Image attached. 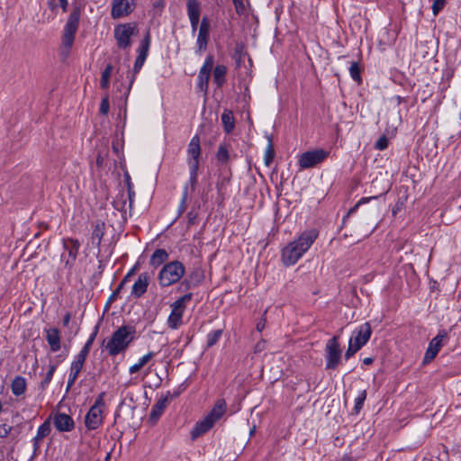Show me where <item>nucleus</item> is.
<instances>
[{"mask_svg": "<svg viewBox=\"0 0 461 461\" xmlns=\"http://www.w3.org/2000/svg\"><path fill=\"white\" fill-rule=\"evenodd\" d=\"M318 235L319 232L315 229L306 230L296 240L288 243L282 249L281 258L283 264L286 267L294 265L311 248Z\"/></svg>", "mask_w": 461, "mask_h": 461, "instance_id": "f257e3e1", "label": "nucleus"}, {"mask_svg": "<svg viewBox=\"0 0 461 461\" xmlns=\"http://www.w3.org/2000/svg\"><path fill=\"white\" fill-rule=\"evenodd\" d=\"M136 330L132 326L123 325L118 328L108 339L103 340V347L107 349L110 356L114 357L129 347L134 339Z\"/></svg>", "mask_w": 461, "mask_h": 461, "instance_id": "f03ea898", "label": "nucleus"}, {"mask_svg": "<svg viewBox=\"0 0 461 461\" xmlns=\"http://www.w3.org/2000/svg\"><path fill=\"white\" fill-rule=\"evenodd\" d=\"M226 411V401L224 399H218L211 411L203 420L194 424L190 433L191 439L195 440L200 436L208 432L223 417Z\"/></svg>", "mask_w": 461, "mask_h": 461, "instance_id": "7ed1b4c3", "label": "nucleus"}, {"mask_svg": "<svg viewBox=\"0 0 461 461\" xmlns=\"http://www.w3.org/2000/svg\"><path fill=\"white\" fill-rule=\"evenodd\" d=\"M80 8L76 7L69 14L68 21L64 26L61 54L67 57L69 50L74 43L75 35L78 29L79 18H80Z\"/></svg>", "mask_w": 461, "mask_h": 461, "instance_id": "20e7f679", "label": "nucleus"}, {"mask_svg": "<svg viewBox=\"0 0 461 461\" xmlns=\"http://www.w3.org/2000/svg\"><path fill=\"white\" fill-rule=\"evenodd\" d=\"M185 273V268L180 261L175 260L167 263L158 276L159 285L166 287L174 285L184 276Z\"/></svg>", "mask_w": 461, "mask_h": 461, "instance_id": "39448f33", "label": "nucleus"}, {"mask_svg": "<svg viewBox=\"0 0 461 461\" xmlns=\"http://www.w3.org/2000/svg\"><path fill=\"white\" fill-rule=\"evenodd\" d=\"M104 392L98 394L95 403L85 416V426L88 430L98 429L104 422L103 409L104 407Z\"/></svg>", "mask_w": 461, "mask_h": 461, "instance_id": "423d86ee", "label": "nucleus"}, {"mask_svg": "<svg viewBox=\"0 0 461 461\" xmlns=\"http://www.w3.org/2000/svg\"><path fill=\"white\" fill-rule=\"evenodd\" d=\"M192 297L193 294H185L171 304V312L167 318V326L170 329L176 330L182 325L186 303L191 301Z\"/></svg>", "mask_w": 461, "mask_h": 461, "instance_id": "0eeeda50", "label": "nucleus"}, {"mask_svg": "<svg viewBox=\"0 0 461 461\" xmlns=\"http://www.w3.org/2000/svg\"><path fill=\"white\" fill-rule=\"evenodd\" d=\"M63 248L67 254L61 255V260L64 263V267L70 271L76 263L80 249V242L72 238L64 239Z\"/></svg>", "mask_w": 461, "mask_h": 461, "instance_id": "6e6552de", "label": "nucleus"}, {"mask_svg": "<svg viewBox=\"0 0 461 461\" xmlns=\"http://www.w3.org/2000/svg\"><path fill=\"white\" fill-rule=\"evenodd\" d=\"M114 38L117 41V46L120 49H127L131 46V38L136 32V25L134 23L119 24L114 28Z\"/></svg>", "mask_w": 461, "mask_h": 461, "instance_id": "1a4fd4ad", "label": "nucleus"}, {"mask_svg": "<svg viewBox=\"0 0 461 461\" xmlns=\"http://www.w3.org/2000/svg\"><path fill=\"white\" fill-rule=\"evenodd\" d=\"M328 155L329 152L322 149L306 151L299 156L298 165L302 169L313 167L321 163Z\"/></svg>", "mask_w": 461, "mask_h": 461, "instance_id": "9d476101", "label": "nucleus"}, {"mask_svg": "<svg viewBox=\"0 0 461 461\" xmlns=\"http://www.w3.org/2000/svg\"><path fill=\"white\" fill-rule=\"evenodd\" d=\"M326 368L327 369H336L338 366L340 357L341 350L339 348V337L334 336L330 339L328 340L326 344Z\"/></svg>", "mask_w": 461, "mask_h": 461, "instance_id": "9b49d317", "label": "nucleus"}, {"mask_svg": "<svg viewBox=\"0 0 461 461\" xmlns=\"http://www.w3.org/2000/svg\"><path fill=\"white\" fill-rule=\"evenodd\" d=\"M448 339V334L445 330H441L438 331L436 337H434L429 343L428 348L425 352V356L423 358V363L427 364L431 362L441 348L445 345V343Z\"/></svg>", "mask_w": 461, "mask_h": 461, "instance_id": "f8f14e48", "label": "nucleus"}, {"mask_svg": "<svg viewBox=\"0 0 461 461\" xmlns=\"http://www.w3.org/2000/svg\"><path fill=\"white\" fill-rule=\"evenodd\" d=\"M214 59L212 55H208L199 70L197 77V88L204 95L207 94L209 88V79L213 68Z\"/></svg>", "mask_w": 461, "mask_h": 461, "instance_id": "ddd939ff", "label": "nucleus"}, {"mask_svg": "<svg viewBox=\"0 0 461 461\" xmlns=\"http://www.w3.org/2000/svg\"><path fill=\"white\" fill-rule=\"evenodd\" d=\"M371 334L372 330L369 322H365L353 330L349 342L357 346V348H361L367 343Z\"/></svg>", "mask_w": 461, "mask_h": 461, "instance_id": "4468645a", "label": "nucleus"}, {"mask_svg": "<svg viewBox=\"0 0 461 461\" xmlns=\"http://www.w3.org/2000/svg\"><path fill=\"white\" fill-rule=\"evenodd\" d=\"M50 422L59 432H69L74 429L75 422L72 417L64 412H56L49 416Z\"/></svg>", "mask_w": 461, "mask_h": 461, "instance_id": "2eb2a0df", "label": "nucleus"}, {"mask_svg": "<svg viewBox=\"0 0 461 461\" xmlns=\"http://www.w3.org/2000/svg\"><path fill=\"white\" fill-rule=\"evenodd\" d=\"M135 6V0H113L112 4L111 15L118 19L130 14Z\"/></svg>", "mask_w": 461, "mask_h": 461, "instance_id": "dca6fc26", "label": "nucleus"}, {"mask_svg": "<svg viewBox=\"0 0 461 461\" xmlns=\"http://www.w3.org/2000/svg\"><path fill=\"white\" fill-rule=\"evenodd\" d=\"M149 45H150V35H149V32H148L146 36L142 40V41L139 47V50H138L139 54H138V57L136 59V60L134 62V66H133V73H134L133 77H135V75L137 73H139V71L142 68V66L148 57ZM133 80H134V77H132V79L131 80V85L132 84Z\"/></svg>", "mask_w": 461, "mask_h": 461, "instance_id": "f3484780", "label": "nucleus"}, {"mask_svg": "<svg viewBox=\"0 0 461 461\" xmlns=\"http://www.w3.org/2000/svg\"><path fill=\"white\" fill-rule=\"evenodd\" d=\"M151 276L148 272H143L139 275L137 280L134 282L131 291V296L134 298H140L141 297L148 289V286L150 282Z\"/></svg>", "mask_w": 461, "mask_h": 461, "instance_id": "a211bd4d", "label": "nucleus"}, {"mask_svg": "<svg viewBox=\"0 0 461 461\" xmlns=\"http://www.w3.org/2000/svg\"><path fill=\"white\" fill-rule=\"evenodd\" d=\"M201 155L200 138L194 135L187 147V164L188 166H199V158Z\"/></svg>", "mask_w": 461, "mask_h": 461, "instance_id": "6ab92c4d", "label": "nucleus"}, {"mask_svg": "<svg viewBox=\"0 0 461 461\" xmlns=\"http://www.w3.org/2000/svg\"><path fill=\"white\" fill-rule=\"evenodd\" d=\"M210 34V22L207 17H203L201 21L196 44L199 51L206 50Z\"/></svg>", "mask_w": 461, "mask_h": 461, "instance_id": "aec40b11", "label": "nucleus"}, {"mask_svg": "<svg viewBox=\"0 0 461 461\" xmlns=\"http://www.w3.org/2000/svg\"><path fill=\"white\" fill-rule=\"evenodd\" d=\"M50 419L49 417L44 420V422L38 428L36 436L32 438V445L34 452H37L40 448V442L50 435L51 431L50 427Z\"/></svg>", "mask_w": 461, "mask_h": 461, "instance_id": "412c9836", "label": "nucleus"}, {"mask_svg": "<svg viewBox=\"0 0 461 461\" xmlns=\"http://www.w3.org/2000/svg\"><path fill=\"white\" fill-rule=\"evenodd\" d=\"M46 333V340L50 345L52 352H57L60 349V332L57 328H50L44 330Z\"/></svg>", "mask_w": 461, "mask_h": 461, "instance_id": "4be33fe9", "label": "nucleus"}, {"mask_svg": "<svg viewBox=\"0 0 461 461\" xmlns=\"http://www.w3.org/2000/svg\"><path fill=\"white\" fill-rule=\"evenodd\" d=\"M169 392L164 397H161L153 406L150 411L149 419L153 421H157L163 413L164 410L168 403Z\"/></svg>", "mask_w": 461, "mask_h": 461, "instance_id": "5701e85b", "label": "nucleus"}, {"mask_svg": "<svg viewBox=\"0 0 461 461\" xmlns=\"http://www.w3.org/2000/svg\"><path fill=\"white\" fill-rule=\"evenodd\" d=\"M228 68L225 65L218 64L212 71L213 82L217 87L221 88L226 83V75Z\"/></svg>", "mask_w": 461, "mask_h": 461, "instance_id": "b1692460", "label": "nucleus"}, {"mask_svg": "<svg viewBox=\"0 0 461 461\" xmlns=\"http://www.w3.org/2000/svg\"><path fill=\"white\" fill-rule=\"evenodd\" d=\"M105 224L104 221H96L93 225V230L91 234L92 244L95 247H100L102 239L104 234Z\"/></svg>", "mask_w": 461, "mask_h": 461, "instance_id": "393cba45", "label": "nucleus"}, {"mask_svg": "<svg viewBox=\"0 0 461 461\" xmlns=\"http://www.w3.org/2000/svg\"><path fill=\"white\" fill-rule=\"evenodd\" d=\"M168 259V253L164 249H156L150 257L149 264L158 267Z\"/></svg>", "mask_w": 461, "mask_h": 461, "instance_id": "a878e982", "label": "nucleus"}, {"mask_svg": "<svg viewBox=\"0 0 461 461\" xmlns=\"http://www.w3.org/2000/svg\"><path fill=\"white\" fill-rule=\"evenodd\" d=\"M221 123L224 131L227 133H230L235 127V119L230 110L225 109L221 115Z\"/></svg>", "mask_w": 461, "mask_h": 461, "instance_id": "bb28decb", "label": "nucleus"}, {"mask_svg": "<svg viewBox=\"0 0 461 461\" xmlns=\"http://www.w3.org/2000/svg\"><path fill=\"white\" fill-rule=\"evenodd\" d=\"M12 393L15 396H20L24 393L26 389V380L21 375L14 378L11 384Z\"/></svg>", "mask_w": 461, "mask_h": 461, "instance_id": "cd10ccee", "label": "nucleus"}, {"mask_svg": "<svg viewBox=\"0 0 461 461\" xmlns=\"http://www.w3.org/2000/svg\"><path fill=\"white\" fill-rule=\"evenodd\" d=\"M186 11L189 19H200L201 4L197 0H187Z\"/></svg>", "mask_w": 461, "mask_h": 461, "instance_id": "c85d7f7f", "label": "nucleus"}, {"mask_svg": "<svg viewBox=\"0 0 461 461\" xmlns=\"http://www.w3.org/2000/svg\"><path fill=\"white\" fill-rule=\"evenodd\" d=\"M86 359V357L77 354L71 363L69 374L73 375V376L78 377V375L80 374L84 366Z\"/></svg>", "mask_w": 461, "mask_h": 461, "instance_id": "c756f323", "label": "nucleus"}, {"mask_svg": "<svg viewBox=\"0 0 461 461\" xmlns=\"http://www.w3.org/2000/svg\"><path fill=\"white\" fill-rule=\"evenodd\" d=\"M154 357L153 352H149L148 354L141 357L138 363L132 365L129 368L130 374H135L140 371L152 357Z\"/></svg>", "mask_w": 461, "mask_h": 461, "instance_id": "7c9ffc66", "label": "nucleus"}, {"mask_svg": "<svg viewBox=\"0 0 461 461\" xmlns=\"http://www.w3.org/2000/svg\"><path fill=\"white\" fill-rule=\"evenodd\" d=\"M216 158L221 164H227L230 160L229 149L225 143L220 144L216 153Z\"/></svg>", "mask_w": 461, "mask_h": 461, "instance_id": "2f4dec72", "label": "nucleus"}, {"mask_svg": "<svg viewBox=\"0 0 461 461\" xmlns=\"http://www.w3.org/2000/svg\"><path fill=\"white\" fill-rule=\"evenodd\" d=\"M97 333H98V326H95L94 331L89 336V338L86 340V342L85 343L84 347L79 351V353H78L79 355H81L85 357H87V355L89 354L90 348L93 345V342L95 341V339L96 338Z\"/></svg>", "mask_w": 461, "mask_h": 461, "instance_id": "473e14b6", "label": "nucleus"}, {"mask_svg": "<svg viewBox=\"0 0 461 461\" xmlns=\"http://www.w3.org/2000/svg\"><path fill=\"white\" fill-rule=\"evenodd\" d=\"M113 69V66L111 64H108L105 67V68L104 69V71L102 72L101 80H100V85H101L102 88L107 89L109 87L110 77H111Z\"/></svg>", "mask_w": 461, "mask_h": 461, "instance_id": "72a5a7b5", "label": "nucleus"}, {"mask_svg": "<svg viewBox=\"0 0 461 461\" xmlns=\"http://www.w3.org/2000/svg\"><path fill=\"white\" fill-rule=\"evenodd\" d=\"M376 196H372V197H363L361 198L352 208L349 209V211L348 212V213L344 216L343 220H342V224L344 225L346 223V221L349 218V216H351L352 214H354L356 212V211L363 204L368 203L370 200L372 199H375Z\"/></svg>", "mask_w": 461, "mask_h": 461, "instance_id": "f704fd0d", "label": "nucleus"}, {"mask_svg": "<svg viewBox=\"0 0 461 461\" xmlns=\"http://www.w3.org/2000/svg\"><path fill=\"white\" fill-rule=\"evenodd\" d=\"M222 335V330H216L207 334L206 345L207 348L214 346Z\"/></svg>", "mask_w": 461, "mask_h": 461, "instance_id": "c9c22d12", "label": "nucleus"}, {"mask_svg": "<svg viewBox=\"0 0 461 461\" xmlns=\"http://www.w3.org/2000/svg\"><path fill=\"white\" fill-rule=\"evenodd\" d=\"M274 157H275V150H274V147H273V143H272V139L270 137H268V144L266 148L265 155H264V160H265L266 166H269L272 163Z\"/></svg>", "mask_w": 461, "mask_h": 461, "instance_id": "e433bc0d", "label": "nucleus"}, {"mask_svg": "<svg viewBox=\"0 0 461 461\" xmlns=\"http://www.w3.org/2000/svg\"><path fill=\"white\" fill-rule=\"evenodd\" d=\"M366 399V391L363 390L359 392L357 396L355 398L354 411L356 414H358L363 408L364 402Z\"/></svg>", "mask_w": 461, "mask_h": 461, "instance_id": "4c0bfd02", "label": "nucleus"}, {"mask_svg": "<svg viewBox=\"0 0 461 461\" xmlns=\"http://www.w3.org/2000/svg\"><path fill=\"white\" fill-rule=\"evenodd\" d=\"M56 368H57V365H50L49 366V370L46 373L44 379L41 383V388L42 390H44L48 386V384L50 383V381L53 377V375L56 371Z\"/></svg>", "mask_w": 461, "mask_h": 461, "instance_id": "58836bf2", "label": "nucleus"}, {"mask_svg": "<svg viewBox=\"0 0 461 461\" xmlns=\"http://www.w3.org/2000/svg\"><path fill=\"white\" fill-rule=\"evenodd\" d=\"M349 73H350V76L353 78V80L357 81V82L361 81V77H360L361 68L357 62L351 63V65L349 67Z\"/></svg>", "mask_w": 461, "mask_h": 461, "instance_id": "ea45409f", "label": "nucleus"}, {"mask_svg": "<svg viewBox=\"0 0 461 461\" xmlns=\"http://www.w3.org/2000/svg\"><path fill=\"white\" fill-rule=\"evenodd\" d=\"M48 5L51 10L61 7L64 12L67 11L68 2V0H48Z\"/></svg>", "mask_w": 461, "mask_h": 461, "instance_id": "a19ab883", "label": "nucleus"}, {"mask_svg": "<svg viewBox=\"0 0 461 461\" xmlns=\"http://www.w3.org/2000/svg\"><path fill=\"white\" fill-rule=\"evenodd\" d=\"M388 142L387 137L383 135L375 143V148L378 150H384L388 147Z\"/></svg>", "mask_w": 461, "mask_h": 461, "instance_id": "79ce46f5", "label": "nucleus"}, {"mask_svg": "<svg viewBox=\"0 0 461 461\" xmlns=\"http://www.w3.org/2000/svg\"><path fill=\"white\" fill-rule=\"evenodd\" d=\"M446 0H434L432 4V13L436 16L445 6Z\"/></svg>", "mask_w": 461, "mask_h": 461, "instance_id": "37998d69", "label": "nucleus"}, {"mask_svg": "<svg viewBox=\"0 0 461 461\" xmlns=\"http://www.w3.org/2000/svg\"><path fill=\"white\" fill-rule=\"evenodd\" d=\"M189 167V170H190V177H189V181L191 183V185L194 186L196 182H197V172H198V168H199V166H188Z\"/></svg>", "mask_w": 461, "mask_h": 461, "instance_id": "c03bdc74", "label": "nucleus"}, {"mask_svg": "<svg viewBox=\"0 0 461 461\" xmlns=\"http://www.w3.org/2000/svg\"><path fill=\"white\" fill-rule=\"evenodd\" d=\"M109 98L107 95H105L100 104V113L104 115H106L109 112Z\"/></svg>", "mask_w": 461, "mask_h": 461, "instance_id": "a18cd8bd", "label": "nucleus"}, {"mask_svg": "<svg viewBox=\"0 0 461 461\" xmlns=\"http://www.w3.org/2000/svg\"><path fill=\"white\" fill-rule=\"evenodd\" d=\"M360 348H357V346L353 345L348 341V348L345 353V358L348 360L353 355H355Z\"/></svg>", "mask_w": 461, "mask_h": 461, "instance_id": "49530a36", "label": "nucleus"}, {"mask_svg": "<svg viewBox=\"0 0 461 461\" xmlns=\"http://www.w3.org/2000/svg\"><path fill=\"white\" fill-rule=\"evenodd\" d=\"M186 200H187V185H185L184 187L183 195H182L181 203L179 205V212L180 213H183L184 211L185 210Z\"/></svg>", "mask_w": 461, "mask_h": 461, "instance_id": "de8ad7c7", "label": "nucleus"}, {"mask_svg": "<svg viewBox=\"0 0 461 461\" xmlns=\"http://www.w3.org/2000/svg\"><path fill=\"white\" fill-rule=\"evenodd\" d=\"M266 314H267V311L264 312L262 318L256 324V330L258 332H261L266 327V324H267Z\"/></svg>", "mask_w": 461, "mask_h": 461, "instance_id": "09e8293b", "label": "nucleus"}, {"mask_svg": "<svg viewBox=\"0 0 461 461\" xmlns=\"http://www.w3.org/2000/svg\"><path fill=\"white\" fill-rule=\"evenodd\" d=\"M12 430V427L7 424L0 425V438H6Z\"/></svg>", "mask_w": 461, "mask_h": 461, "instance_id": "8fccbe9b", "label": "nucleus"}, {"mask_svg": "<svg viewBox=\"0 0 461 461\" xmlns=\"http://www.w3.org/2000/svg\"><path fill=\"white\" fill-rule=\"evenodd\" d=\"M377 214H378V211L377 209L375 208H373L371 210H368L366 212V217H367V220L371 221L372 223H374V221H375L376 217H377Z\"/></svg>", "mask_w": 461, "mask_h": 461, "instance_id": "3c124183", "label": "nucleus"}, {"mask_svg": "<svg viewBox=\"0 0 461 461\" xmlns=\"http://www.w3.org/2000/svg\"><path fill=\"white\" fill-rule=\"evenodd\" d=\"M199 20L200 19H189L193 34H194L197 30Z\"/></svg>", "mask_w": 461, "mask_h": 461, "instance_id": "603ef678", "label": "nucleus"}, {"mask_svg": "<svg viewBox=\"0 0 461 461\" xmlns=\"http://www.w3.org/2000/svg\"><path fill=\"white\" fill-rule=\"evenodd\" d=\"M77 379V376H73V375L69 374L68 384H67V391H68L73 386V384H75Z\"/></svg>", "mask_w": 461, "mask_h": 461, "instance_id": "864d4df0", "label": "nucleus"}, {"mask_svg": "<svg viewBox=\"0 0 461 461\" xmlns=\"http://www.w3.org/2000/svg\"><path fill=\"white\" fill-rule=\"evenodd\" d=\"M77 379V376H73V375L69 374L68 384H67V391H68L73 386V384H75Z\"/></svg>", "mask_w": 461, "mask_h": 461, "instance_id": "5fc2aeb1", "label": "nucleus"}, {"mask_svg": "<svg viewBox=\"0 0 461 461\" xmlns=\"http://www.w3.org/2000/svg\"><path fill=\"white\" fill-rule=\"evenodd\" d=\"M131 276H128V273L124 276L122 280L119 284V289H122L124 285L130 281Z\"/></svg>", "mask_w": 461, "mask_h": 461, "instance_id": "6e6d98bb", "label": "nucleus"}, {"mask_svg": "<svg viewBox=\"0 0 461 461\" xmlns=\"http://www.w3.org/2000/svg\"><path fill=\"white\" fill-rule=\"evenodd\" d=\"M125 178H126V183H127L128 193H131V189L133 188V185L131 182V177H130L129 174H125Z\"/></svg>", "mask_w": 461, "mask_h": 461, "instance_id": "4d7b16f0", "label": "nucleus"}, {"mask_svg": "<svg viewBox=\"0 0 461 461\" xmlns=\"http://www.w3.org/2000/svg\"><path fill=\"white\" fill-rule=\"evenodd\" d=\"M153 8L162 10L164 8V3L161 0H158L153 3Z\"/></svg>", "mask_w": 461, "mask_h": 461, "instance_id": "13d9d810", "label": "nucleus"}, {"mask_svg": "<svg viewBox=\"0 0 461 461\" xmlns=\"http://www.w3.org/2000/svg\"><path fill=\"white\" fill-rule=\"evenodd\" d=\"M121 291H122V289H119V285H118L116 287V289L113 292V294H111L109 301H113L117 297L118 294Z\"/></svg>", "mask_w": 461, "mask_h": 461, "instance_id": "bf43d9fd", "label": "nucleus"}, {"mask_svg": "<svg viewBox=\"0 0 461 461\" xmlns=\"http://www.w3.org/2000/svg\"><path fill=\"white\" fill-rule=\"evenodd\" d=\"M70 318H71L70 313H68V312L66 313V315L64 316L63 321H62L64 326L68 325V323L70 321Z\"/></svg>", "mask_w": 461, "mask_h": 461, "instance_id": "052dcab7", "label": "nucleus"}, {"mask_svg": "<svg viewBox=\"0 0 461 461\" xmlns=\"http://www.w3.org/2000/svg\"><path fill=\"white\" fill-rule=\"evenodd\" d=\"M264 344H265V341H261V342L257 343V345H256V347H255L256 351H261V350H263V348H264Z\"/></svg>", "mask_w": 461, "mask_h": 461, "instance_id": "680f3d73", "label": "nucleus"}, {"mask_svg": "<svg viewBox=\"0 0 461 461\" xmlns=\"http://www.w3.org/2000/svg\"><path fill=\"white\" fill-rule=\"evenodd\" d=\"M374 362L373 357H366L363 359V364L366 366L371 365Z\"/></svg>", "mask_w": 461, "mask_h": 461, "instance_id": "e2e57ef3", "label": "nucleus"}, {"mask_svg": "<svg viewBox=\"0 0 461 461\" xmlns=\"http://www.w3.org/2000/svg\"><path fill=\"white\" fill-rule=\"evenodd\" d=\"M195 218L196 214H193V212L188 213V221L190 224L194 223Z\"/></svg>", "mask_w": 461, "mask_h": 461, "instance_id": "0e129e2a", "label": "nucleus"}, {"mask_svg": "<svg viewBox=\"0 0 461 461\" xmlns=\"http://www.w3.org/2000/svg\"><path fill=\"white\" fill-rule=\"evenodd\" d=\"M138 268V266L135 265L133 267H131L128 272V276H131L135 274L136 270Z\"/></svg>", "mask_w": 461, "mask_h": 461, "instance_id": "69168bd1", "label": "nucleus"}, {"mask_svg": "<svg viewBox=\"0 0 461 461\" xmlns=\"http://www.w3.org/2000/svg\"><path fill=\"white\" fill-rule=\"evenodd\" d=\"M233 3H234V5H236L237 8H239L240 6H243L242 0H233Z\"/></svg>", "mask_w": 461, "mask_h": 461, "instance_id": "338daca9", "label": "nucleus"}, {"mask_svg": "<svg viewBox=\"0 0 461 461\" xmlns=\"http://www.w3.org/2000/svg\"><path fill=\"white\" fill-rule=\"evenodd\" d=\"M128 194H129L130 203H131L132 196L134 195V191L131 189V193H128Z\"/></svg>", "mask_w": 461, "mask_h": 461, "instance_id": "774afa93", "label": "nucleus"}]
</instances>
